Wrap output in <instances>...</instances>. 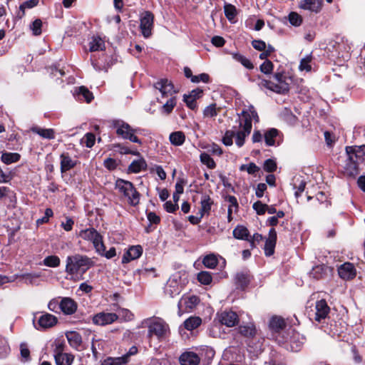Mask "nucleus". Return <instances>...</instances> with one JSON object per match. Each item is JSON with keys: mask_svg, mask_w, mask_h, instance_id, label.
<instances>
[{"mask_svg": "<svg viewBox=\"0 0 365 365\" xmlns=\"http://www.w3.org/2000/svg\"><path fill=\"white\" fill-rule=\"evenodd\" d=\"M55 361L56 365H71L73 361V356L72 354H58L55 356Z\"/></svg>", "mask_w": 365, "mask_h": 365, "instance_id": "e433bc0d", "label": "nucleus"}, {"mask_svg": "<svg viewBox=\"0 0 365 365\" xmlns=\"http://www.w3.org/2000/svg\"><path fill=\"white\" fill-rule=\"evenodd\" d=\"M140 20V28L143 36L145 38L150 37L153 27V14L150 11H145L141 14Z\"/></svg>", "mask_w": 365, "mask_h": 365, "instance_id": "1a4fd4ad", "label": "nucleus"}, {"mask_svg": "<svg viewBox=\"0 0 365 365\" xmlns=\"http://www.w3.org/2000/svg\"><path fill=\"white\" fill-rule=\"evenodd\" d=\"M199 302V298L195 295L183 297L178 302V307L180 309V307L184 305L186 309H192L197 306Z\"/></svg>", "mask_w": 365, "mask_h": 365, "instance_id": "a878e982", "label": "nucleus"}, {"mask_svg": "<svg viewBox=\"0 0 365 365\" xmlns=\"http://www.w3.org/2000/svg\"><path fill=\"white\" fill-rule=\"evenodd\" d=\"M259 69L264 74H271L273 71V63L269 60H266L261 64Z\"/></svg>", "mask_w": 365, "mask_h": 365, "instance_id": "6e6d98bb", "label": "nucleus"}, {"mask_svg": "<svg viewBox=\"0 0 365 365\" xmlns=\"http://www.w3.org/2000/svg\"><path fill=\"white\" fill-rule=\"evenodd\" d=\"M285 326L284 320L279 317H273L269 322L270 328L275 331H280L284 329Z\"/></svg>", "mask_w": 365, "mask_h": 365, "instance_id": "f704fd0d", "label": "nucleus"}, {"mask_svg": "<svg viewBox=\"0 0 365 365\" xmlns=\"http://www.w3.org/2000/svg\"><path fill=\"white\" fill-rule=\"evenodd\" d=\"M85 144L87 148L93 146L96 140L95 135L91 133H88L84 136Z\"/></svg>", "mask_w": 365, "mask_h": 365, "instance_id": "69168bd1", "label": "nucleus"}, {"mask_svg": "<svg viewBox=\"0 0 365 365\" xmlns=\"http://www.w3.org/2000/svg\"><path fill=\"white\" fill-rule=\"evenodd\" d=\"M32 132L39 135L46 139H53L55 138V132L51 128H41L39 127H34L31 128Z\"/></svg>", "mask_w": 365, "mask_h": 365, "instance_id": "7c9ffc66", "label": "nucleus"}, {"mask_svg": "<svg viewBox=\"0 0 365 365\" xmlns=\"http://www.w3.org/2000/svg\"><path fill=\"white\" fill-rule=\"evenodd\" d=\"M117 316V320L129 322L134 319V314L128 309L124 308H118L117 312L115 313Z\"/></svg>", "mask_w": 365, "mask_h": 365, "instance_id": "473e14b6", "label": "nucleus"}, {"mask_svg": "<svg viewBox=\"0 0 365 365\" xmlns=\"http://www.w3.org/2000/svg\"><path fill=\"white\" fill-rule=\"evenodd\" d=\"M346 153L347 155V160L344 165L345 172L349 176H355L358 174L359 162L356 160V158L354 156L355 150H354V147L346 146Z\"/></svg>", "mask_w": 365, "mask_h": 365, "instance_id": "6e6552de", "label": "nucleus"}, {"mask_svg": "<svg viewBox=\"0 0 365 365\" xmlns=\"http://www.w3.org/2000/svg\"><path fill=\"white\" fill-rule=\"evenodd\" d=\"M117 320L115 313L100 312L93 317V322L96 325L106 326Z\"/></svg>", "mask_w": 365, "mask_h": 365, "instance_id": "ddd939ff", "label": "nucleus"}, {"mask_svg": "<svg viewBox=\"0 0 365 365\" xmlns=\"http://www.w3.org/2000/svg\"><path fill=\"white\" fill-rule=\"evenodd\" d=\"M277 242V232L274 228H271L269 231L268 238L265 241L264 254L266 256H271L274 252V248Z\"/></svg>", "mask_w": 365, "mask_h": 365, "instance_id": "a211bd4d", "label": "nucleus"}, {"mask_svg": "<svg viewBox=\"0 0 365 365\" xmlns=\"http://www.w3.org/2000/svg\"><path fill=\"white\" fill-rule=\"evenodd\" d=\"M58 322V319L56 316L44 313L38 319L37 324H35V327L37 329H46L51 328L56 325Z\"/></svg>", "mask_w": 365, "mask_h": 365, "instance_id": "9d476101", "label": "nucleus"}, {"mask_svg": "<svg viewBox=\"0 0 365 365\" xmlns=\"http://www.w3.org/2000/svg\"><path fill=\"white\" fill-rule=\"evenodd\" d=\"M200 361L198 355L192 351L185 352L180 356L181 365H198Z\"/></svg>", "mask_w": 365, "mask_h": 365, "instance_id": "4be33fe9", "label": "nucleus"}, {"mask_svg": "<svg viewBox=\"0 0 365 365\" xmlns=\"http://www.w3.org/2000/svg\"><path fill=\"white\" fill-rule=\"evenodd\" d=\"M277 169V164L274 160L267 159L264 163V170L267 172H274Z\"/></svg>", "mask_w": 365, "mask_h": 365, "instance_id": "052dcab7", "label": "nucleus"}, {"mask_svg": "<svg viewBox=\"0 0 365 365\" xmlns=\"http://www.w3.org/2000/svg\"><path fill=\"white\" fill-rule=\"evenodd\" d=\"M103 165L109 170H113L117 167V163H116L115 160H114L111 158H106V160H104Z\"/></svg>", "mask_w": 365, "mask_h": 365, "instance_id": "774afa93", "label": "nucleus"}, {"mask_svg": "<svg viewBox=\"0 0 365 365\" xmlns=\"http://www.w3.org/2000/svg\"><path fill=\"white\" fill-rule=\"evenodd\" d=\"M209 80H210V77H209L208 74L205 73H201L197 76H193V77H192V78H191V81L192 83H199L200 81H202L204 83H208Z\"/></svg>", "mask_w": 365, "mask_h": 365, "instance_id": "0e129e2a", "label": "nucleus"}, {"mask_svg": "<svg viewBox=\"0 0 365 365\" xmlns=\"http://www.w3.org/2000/svg\"><path fill=\"white\" fill-rule=\"evenodd\" d=\"M225 16L230 20H232L236 16V9L232 4H226L224 7Z\"/></svg>", "mask_w": 365, "mask_h": 365, "instance_id": "864d4df0", "label": "nucleus"}, {"mask_svg": "<svg viewBox=\"0 0 365 365\" xmlns=\"http://www.w3.org/2000/svg\"><path fill=\"white\" fill-rule=\"evenodd\" d=\"M42 21L41 19H37L33 21L30 26L33 34L34 36H39L41 34Z\"/></svg>", "mask_w": 365, "mask_h": 365, "instance_id": "603ef678", "label": "nucleus"}, {"mask_svg": "<svg viewBox=\"0 0 365 365\" xmlns=\"http://www.w3.org/2000/svg\"><path fill=\"white\" fill-rule=\"evenodd\" d=\"M289 21L294 26H299L302 22V16L296 12H291L289 14Z\"/></svg>", "mask_w": 365, "mask_h": 365, "instance_id": "8fccbe9b", "label": "nucleus"}, {"mask_svg": "<svg viewBox=\"0 0 365 365\" xmlns=\"http://www.w3.org/2000/svg\"><path fill=\"white\" fill-rule=\"evenodd\" d=\"M60 262L58 257L51 255L43 259V264L49 267H57L59 266Z\"/></svg>", "mask_w": 365, "mask_h": 365, "instance_id": "c03bdc74", "label": "nucleus"}, {"mask_svg": "<svg viewBox=\"0 0 365 365\" xmlns=\"http://www.w3.org/2000/svg\"><path fill=\"white\" fill-rule=\"evenodd\" d=\"M252 208L256 211L257 215H262L266 212V210L267 209V205L264 204L259 200L253 204Z\"/></svg>", "mask_w": 365, "mask_h": 365, "instance_id": "5fc2aeb1", "label": "nucleus"}, {"mask_svg": "<svg viewBox=\"0 0 365 365\" xmlns=\"http://www.w3.org/2000/svg\"><path fill=\"white\" fill-rule=\"evenodd\" d=\"M202 324V319L199 317H190L184 322V327L192 331L197 328Z\"/></svg>", "mask_w": 365, "mask_h": 365, "instance_id": "2f4dec72", "label": "nucleus"}, {"mask_svg": "<svg viewBox=\"0 0 365 365\" xmlns=\"http://www.w3.org/2000/svg\"><path fill=\"white\" fill-rule=\"evenodd\" d=\"M240 170L241 171L246 170L249 174L253 175L257 173L259 170V168L255 165V163H250L247 165H242Z\"/></svg>", "mask_w": 365, "mask_h": 365, "instance_id": "3c124183", "label": "nucleus"}, {"mask_svg": "<svg viewBox=\"0 0 365 365\" xmlns=\"http://www.w3.org/2000/svg\"><path fill=\"white\" fill-rule=\"evenodd\" d=\"M201 163L205 165L210 169H214L216 167V163L210 155L207 153H202L200 155Z\"/></svg>", "mask_w": 365, "mask_h": 365, "instance_id": "58836bf2", "label": "nucleus"}, {"mask_svg": "<svg viewBox=\"0 0 365 365\" xmlns=\"http://www.w3.org/2000/svg\"><path fill=\"white\" fill-rule=\"evenodd\" d=\"M183 101L191 110H195L197 108L196 101L190 95L185 94L183 96Z\"/></svg>", "mask_w": 365, "mask_h": 365, "instance_id": "bf43d9fd", "label": "nucleus"}, {"mask_svg": "<svg viewBox=\"0 0 365 365\" xmlns=\"http://www.w3.org/2000/svg\"><path fill=\"white\" fill-rule=\"evenodd\" d=\"M60 158L61 173H66V171L73 168L76 165V161L73 160L68 153H62Z\"/></svg>", "mask_w": 365, "mask_h": 365, "instance_id": "5701e85b", "label": "nucleus"}, {"mask_svg": "<svg viewBox=\"0 0 365 365\" xmlns=\"http://www.w3.org/2000/svg\"><path fill=\"white\" fill-rule=\"evenodd\" d=\"M258 86L261 88H267L279 94H284L289 90V83L286 82V77L281 73L274 75L273 79L266 80L258 77Z\"/></svg>", "mask_w": 365, "mask_h": 365, "instance_id": "20e7f679", "label": "nucleus"}, {"mask_svg": "<svg viewBox=\"0 0 365 365\" xmlns=\"http://www.w3.org/2000/svg\"><path fill=\"white\" fill-rule=\"evenodd\" d=\"M181 290V287L179 284L178 279L175 277H171L167 281V283L164 288V292L165 294L168 295L170 297H174L175 296L180 294Z\"/></svg>", "mask_w": 365, "mask_h": 365, "instance_id": "f3484780", "label": "nucleus"}, {"mask_svg": "<svg viewBox=\"0 0 365 365\" xmlns=\"http://www.w3.org/2000/svg\"><path fill=\"white\" fill-rule=\"evenodd\" d=\"M263 240V236L261 234L255 233L252 237L250 236V240H248L250 243V246L252 248L255 247L256 243H259Z\"/></svg>", "mask_w": 365, "mask_h": 365, "instance_id": "338daca9", "label": "nucleus"}, {"mask_svg": "<svg viewBox=\"0 0 365 365\" xmlns=\"http://www.w3.org/2000/svg\"><path fill=\"white\" fill-rule=\"evenodd\" d=\"M148 336L152 338L156 336L159 341L165 339L170 334L168 324L160 318H154L148 319Z\"/></svg>", "mask_w": 365, "mask_h": 365, "instance_id": "39448f33", "label": "nucleus"}, {"mask_svg": "<svg viewBox=\"0 0 365 365\" xmlns=\"http://www.w3.org/2000/svg\"><path fill=\"white\" fill-rule=\"evenodd\" d=\"M354 150H355L354 156L356 158V160L360 163L365 161V145L361 146H353Z\"/></svg>", "mask_w": 365, "mask_h": 365, "instance_id": "49530a36", "label": "nucleus"}, {"mask_svg": "<svg viewBox=\"0 0 365 365\" xmlns=\"http://www.w3.org/2000/svg\"><path fill=\"white\" fill-rule=\"evenodd\" d=\"M200 205V214H201V217H203L205 215H208L213 205V200L209 195L203 194L201 197Z\"/></svg>", "mask_w": 365, "mask_h": 365, "instance_id": "393cba45", "label": "nucleus"}, {"mask_svg": "<svg viewBox=\"0 0 365 365\" xmlns=\"http://www.w3.org/2000/svg\"><path fill=\"white\" fill-rule=\"evenodd\" d=\"M234 58L236 61L240 62L245 68L248 69H252L254 68L252 62L245 56L239 53H235L234 54Z\"/></svg>", "mask_w": 365, "mask_h": 365, "instance_id": "de8ad7c7", "label": "nucleus"}, {"mask_svg": "<svg viewBox=\"0 0 365 365\" xmlns=\"http://www.w3.org/2000/svg\"><path fill=\"white\" fill-rule=\"evenodd\" d=\"M197 280L202 284L208 285L212 282L211 274L207 271H202L197 274Z\"/></svg>", "mask_w": 365, "mask_h": 365, "instance_id": "37998d69", "label": "nucleus"}, {"mask_svg": "<svg viewBox=\"0 0 365 365\" xmlns=\"http://www.w3.org/2000/svg\"><path fill=\"white\" fill-rule=\"evenodd\" d=\"M66 272L71 276L81 274L83 276L94 265L93 260L86 255L76 254L66 258Z\"/></svg>", "mask_w": 365, "mask_h": 365, "instance_id": "f03ea898", "label": "nucleus"}, {"mask_svg": "<svg viewBox=\"0 0 365 365\" xmlns=\"http://www.w3.org/2000/svg\"><path fill=\"white\" fill-rule=\"evenodd\" d=\"M322 4L323 0H301L299 6L304 10L318 13L322 9Z\"/></svg>", "mask_w": 365, "mask_h": 365, "instance_id": "aec40b11", "label": "nucleus"}, {"mask_svg": "<svg viewBox=\"0 0 365 365\" xmlns=\"http://www.w3.org/2000/svg\"><path fill=\"white\" fill-rule=\"evenodd\" d=\"M252 276L249 271L242 270L237 272L235 277V282L237 287L241 289H245L250 284Z\"/></svg>", "mask_w": 365, "mask_h": 365, "instance_id": "6ab92c4d", "label": "nucleus"}, {"mask_svg": "<svg viewBox=\"0 0 365 365\" xmlns=\"http://www.w3.org/2000/svg\"><path fill=\"white\" fill-rule=\"evenodd\" d=\"M75 93L79 101H85L86 103H90L93 99V93L83 86L76 88Z\"/></svg>", "mask_w": 365, "mask_h": 365, "instance_id": "b1692460", "label": "nucleus"}, {"mask_svg": "<svg viewBox=\"0 0 365 365\" xmlns=\"http://www.w3.org/2000/svg\"><path fill=\"white\" fill-rule=\"evenodd\" d=\"M176 105L175 97L170 98L163 106V109L166 113H170Z\"/></svg>", "mask_w": 365, "mask_h": 365, "instance_id": "4d7b16f0", "label": "nucleus"}, {"mask_svg": "<svg viewBox=\"0 0 365 365\" xmlns=\"http://www.w3.org/2000/svg\"><path fill=\"white\" fill-rule=\"evenodd\" d=\"M147 163L143 158L133 160L128 166L129 173H138L142 170H146Z\"/></svg>", "mask_w": 365, "mask_h": 365, "instance_id": "bb28decb", "label": "nucleus"}, {"mask_svg": "<svg viewBox=\"0 0 365 365\" xmlns=\"http://www.w3.org/2000/svg\"><path fill=\"white\" fill-rule=\"evenodd\" d=\"M112 125L118 136L125 140H129L130 142L142 144V141L136 135H133V128L128 123L122 120H113Z\"/></svg>", "mask_w": 365, "mask_h": 365, "instance_id": "423d86ee", "label": "nucleus"}, {"mask_svg": "<svg viewBox=\"0 0 365 365\" xmlns=\"http://www.w3.org/2000/svg\"><path fill=\"white\" fill-rule=\"evenodd\" d=\"M78 236L84 240L91 242L96 252L103 250V236L94 228H87L79 232Z\"/></svg>", "mask_w": 365, "mask_h": 365, "instance_id": "0eeeda50", "label": "nucleus"}, {"mask_svg": "<svg viewBox=\"0 0 365 365\" xmlns=\"http://www.w3.org/2000/svg\"><path fill=\"white\" fill-rule=\"evenodd\" d=\"M59 308L64 314L71 315L76 312L78 304L71 297H62L59 304Z\"/></svg>", "mask_w": 365, "mask_h": 365, "instance_id": "4468645a", "label": "nucleus"}, {"mask_svg": "<svg viewBox=\"0 0 365 365\" xmlns=\"http://www.w3.org/2000/svg\"><path fill=\"white\" fill-rule=\"evenodd\" d=\"M315 309L314 319L318 322H321L322 320L326 319L330 311V308L324 299L316 302Z\"/></svg>", "mask_w": 365, "mask_h": 365, "instance_id": "dca6fc26", "label": "nucleus"}, {"mask_svg": "<svg viewBox=\"0 0 365 365\" xmlns=\"http://www.w3.org/2000/svg\"><path fill=\"white\" fill-rule=\"evenodd\" d=\"M170 143L175 146H180L185 141V135L182 131H175L170 134Z\"/></svg>", "mask_w": 365, "mask_h": 365, "instance_id": "cd10ccee", "label": "nucleus"}, {"mask_svg": "<svg viewBox=\"0 0 365 365\" xmlns=\"http://www.w3.org/2000/svg\"><path fill=\"white\" fill-rule=\"evenodd\" d=\"M103 251H101V252H97V253L101 256L106 257L107 259H110V258L115 257L116 255V251L114 247H111V248H110V250L108 251H106L105 245L103 244Z\"/></svg>", "mask_w": 365, "mask_h": 365, "instance_id": "e2e57ef3", "label": "nucleus"}, {"mask_svg": "<svg viewBox=\"0 0 365 365\" xmlns=\"http://www.w3.org/2000/svg\"><path fill=\"white\" fill-rule=\"evenodd\" d=\"M19 159L20 155L16 153H3L1 158V161L6 165L16 163Z\"/></svg>", "mask_w": 365, "mask_h": 365, "instance_id": "c9c22d12", "label": "nucleus"}, {"mask_svg": "<svg viewBox=\"0 0 365 365\" xmlns=\"http://www.w3.org/2000/svg\"><path fill=\"white\" fill-rule=\"evenodd\" d=\"M220 322L227 327L235 326L239 319L237 314L232 311H224L218 314Z\"/></svg>", "mask_w": 365, "mask_h": 365, "instance_id": "2eb2a0df", "label": "nucleus"}, {"mask_svg": "<svg viewBox=\"0 0 365 365\" xmlns=\"http://www.w3.org/2000/svg\"><path fill=\"white\" fill-rule=\"evenodd\" d=\"M21 277L26 280V282H29V284H32L34 279L38 278L40 277L39 274L36 273H26L23 274L21 275L15 276V279L17 277Z\"/></svg>", "mask_w": 365, "mask_h": 365, "instance_id": "680f3d73", "label": "nucleus"}, {"mask_svg": "<svg viewBox=\"0 0 365 365\" xmlns=\"http://www.w3.org/2000/svg\"><path fill=\"white\" fill-rule=\"evenodd\" d=\"M339 276L344 280H351L356 275L354 265L351 262H345L338 268Z\"/></svg>", "mask_w": 365, "mask_h": 365, "instance_id": "f8f14e48", "label": "nucleus"}, {"mask_svg": "<svg viewBox=\"0 0 365 365\" xmlns=\"http://www.w3.org/2000/svg\"><path fill=\"white\" fill-rule=\"evenodd\" d=\"M143 253V248L140 245L130 247L122 258V263H128L131 260L138 259Z\"/></svg>", "mask_w": 365, "mask_h": 365, "instance_id": "412c9836", "label": "nucleus"}, {"mask_svg": "<svg viewBox=\"0 0 365 365\" xmlns=\"http://www.w3.org/2000/svg\"><path fill=\"white\" fill-rule=\"evenodd\" d=\"M154 86L161 93L162 97H168L176 93L172 82L166 78L159 80L155 83Z\"/></svg>", "mask_w": 365, "mask_h": 365, "instance_id": "9b49d317", "label": "nucleus"}, {"mask_svg": "<svg viewBox=\"0 0 365 365\" xmlns=\"http://www.w3.org/2000/svg\"><path fill=\"white\" fill-rule=\"evenodd\" d=\"M105 48L103 40L98 36H93L90 42V51H102Z\"/></svg>", "mask_w": 365, "mask_h": 365, "instance_id": "4c0bfd02", "label": "nucleus"}, {"mask_svg": "<svg viewBox=\"0 0 365 365\" xmlns=\"http://www.w3.org/2000/svg\"><path fill=\"white\" fill-rule=\"evenodd\" d=\"M115 188L129 205L135 206L139 204L140 195L131 182L118 178L115 181Z\"/></svg>", "mask_w": 365, "mask_h": 365, "instance_id": "7ed1b4c3", "label": "nucleus"}, {"mask_svg": "<svg viewBox=\"0 0 365 365\" xmlns=\"http://www.w3.org/2000/svg\"><path fill=\"white\" fill-rule=\"evenodd\" d=\"M203 115L205 118H212L217 115V110L215 103H212L207 106L203 110Z\"/></svg>", "mask_w": 365, "mask_h": 365, "instance_id": "09e8293b", "label": "nucleus"}, {"mask_svg": "<svg viewBox=\"0 0 365 365\" xmlns=\"http://www.w3.org/2000/svg\"><path fill=\"white\" fill-rule=\"evenodd\" d=\"M67 339L73 346H78L81 344V337L76 332H71L66 335Z\"/></svg>", "mask_w": 365, "mask_h": 365, "instance_id": "a18cd8bd", "label": "nucleus"}, {"mask_svg": "<svg viewBox=\"0 0 365 365\" xmlns=\"http://www.w3.org/2000/svg\"><path fill=\"white\" fill-rule=\"evenodd\" d=\"M233 236L238 240H250V232L247 227L242 225H237L233 230Z\"/></svg>", "mask_w": 365, "mask_h": 365, "instance_id": "c756f323", "label": "nucleus"}, {"mask_svg": "<svg viewBox=\"0 0 365 365\" xmlns=\"http://www.w3.org/2000/svg\"><path fill=\"white\" fill-rule=\"evenodd\" d=\"M239 332L244 336L251 337L255 334V328L253 324L240 326Z\"/></svg>", "mask_w": 365, "mask_h": 365, "instance_id": "ea45409f", "label": "nucleus"}, {"mask_svg": "<svg viewBox=\"0 0 365 365\" xmlns=\"http://www.w3.org/2000/svg\"><path fill=\"white\" fill-rule=\"evenodd\" d=\"M21 356L24 359V361H28L30 360V351L25 343H21L20 345Z\"/></svg>", "mask_w": 365, "mask_h": 365, "instance_id": "13d9d810", "label": "nucleus"}, {"mask_svg": "<svg viewBox=\"0 0 365 365\" xmlns=\"http://www.w3.org/2000/svg\"><path fill=\"white\" fill-rule=\"evenodd\" d=\"M128 362V355H123L121 357H108L103 360L101 365H126Z\"/></svg>", "mask_w": 365, "mask_h": 365, "instance_id": "c85d7f7f", "label": "nucleus"}, {"mask_svg": "<svg viewBox=\"0 0 365 365\" xmlns=\"http://www.w3.org/2000/svg\"><path fill=\"white\" fill-rule=\"evenodd\" d=\"M202 263L206 267L213 269L217 265L218 260L215 255H209L204 257Z\"/></svg>", "mask_w": 365, "mask_h": 365, "instance_id": "a19ab883", "label": "nucleus"}, {"mask_svg": "<svg viewBox=\"0 0 365 365\" xmlns=\"http://www.w3.org/2000/svg\"><path fill=\"white\" fill-rule=\"evenodd\" d=\"M312 56L311 55H307L306 57L302 58L299 66V69L300 71H306L307 72L310 71L312 70Z\"/></svg>", "mask_w": 365, "mask_h": 365, "instance_id": "79ce46f5", "label": "nucleus"}, {"mask_svg": "<svg viewBox=\"0 0 365 365\" xmlns=\"http://www.w3.org/2000/svg\"><path fill=\"white\" fill-rule=\"evenodd\" d=\"M240 130L236 127L225 132L222 143L226 146H230L233 144V138H235V144L241 148L244 145L245 138L250 134L252 128V120L256 123L259 122V116L253 106L250 105L247 109H244L240 115Z\"/></svg>", "mask_w": 365, "mask_h": 365, "instance_id": "f257e3e1", "label": "nucleus"}, {"mask_svg": "<svg viewBox=\"0 0 365 365\" xmlns=\"http://www.w3.org/2000/svg\"><path fill=\"white\" fill-rule=\"evenodd\" d=\"M279 131L276 128H271L264 134V141L267 146L274 145V138L278 135Z\"/></svg>", "mask_w": 365, "mask_h": 365, "instance_id": "72a5a7b5", "label": "nucleus"}]
</instances>
